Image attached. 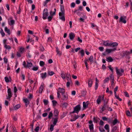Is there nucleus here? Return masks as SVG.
<instances>
[{
	"label": "nucleus",
	"mask_w": 132,
	"mask_h": 132,
	"mask_svg": "<svg viewBox=\"0 0 132 132\" xmlns=\"http://www.w3.org/2000/svg\"><path fill=\"white\" fill-rule=\"evenodd\" d=\"M58 118L56 117L55 118H53V125H55L58 121Z\"/></svg>",
	"instance_id": "nucleus-16"
},
{
	"label": "nucleus",
	"mask_w": 132,
	"mask_h": 132,
	"mask_svg": "<svg viewBox=\"0 0 132 132\" xmlns=\"http://www.w3.org/2000/svg\"><path fill=\"white\" fill-rule=\"evenodd\" d=\"M4 30L5 32L7 33L9 35L10 34V30L7 27H5Z\"/></svg>",
	"instance_id": "nucleus-24"
},
{
	"label": "nucleus",
	"mask_w": 132,
	"mask_h": 132,
	"mask_svg": "<svg viewBox=\"0 0 132 132\" xmlns=\"http://www.w3.org/2000/svg\"><path fill=\"white\" fill-rule=\"evenodd\" d=\"M38 69V67H34L32 68V70L34 71H37Z\"/></svg>",
	"instance_id": "nucleus-57"
},
{
	"label": "nucleus",
	"mask_w": 132,
	"mask_h": 132,
	"mask_svg": "<svg viewBox=\"0 0 132 132\" xmlns=\"http://www.w3.org/2000/svg\"><path fill=\"white\" fill-rule=\"evenodd\" d=\"M89 128L90 130L92 131L93 130V124L89 126Z\"/></svg>",
	"instance_id": "nucleus-40"
},
{
	"label": "nucleus",
	"mask_w": 132,
	"mask_h": 132,
	"mask_svg": "<svg viewBox=\"0 0 132 132\" xmlns=\"http://www.w3.org/2000/svg\"><path fill=\"white\" fill-rule=\"evenodd\" d=\"M69 37L70 39L73 40L75 37L74 34L73 32H71L69 34Z\"/></svg>",
	"instance_id": "nucleus-14"
},
{
	"label": "nucleus",
	"mask_w": 132,
	"mask_h": 132,
	"mask_svg": "<svg viewBox=\"0 0 132 132\" xmlns=\"http://www.w3.org/2000/svg\"><path fill=\"white\" fill-rule=\"evenodd\" d=\"M98 87V82H95V89L96 90L97 89Z\"/></svg>",
	"instance_id": "nucleus-58"
},
{
	"label": "nucleus",
	"mask_w": 132,
	"mask_h": 132,
	"mask_svg": "<svg viewBox=\"0 0 132 132\" xmlns=\"http://www.w3.org/2000/svg\"><path fill=\"white\" fill-rule=\"evenodd\" d=\"M61 10L62 13H64V7L61 5Z\"/></svg>",
	"instance_id": "nucleus-42"
},
{
	"label": "nucleus",
	"mask_w": 132,
	"mask_h": 132,
	"mask_svg": "<svg viewBox=\"0 0 132 132\" xmlns=\"http://www.w3.org/2000/svg\"><path fill=\"white\" fill-rule=\"evenodd\" d=\"M109 107V106L107 104H104L101 110L102 111H103L105 110H108Z\"/></svg>",
	"instance_id": "nucleus-10"
},
{
	"label": "nucleus",
	"mask_w": 132,
	"mask_h": 132,
	"mask_svg": "<svg viewBox=\"0 0 132 132\" xmlns=\"http://www.w3.org/2000/svg\"><path fill=\"white\" fill-rule=\"evenodd\" d=\"M23 101L25 103L26 106L27 107L28 105L30 103L29 101L27 98H24L23 99Z\"/></svg>",
	"instance_id": "nucleus-8"
},
{
	"label": "nucleus",
	"mask_w": 132,
	"mask_h": 132,
	"mask_svg": "<svg viewBox=\"0 0 132 132\" xmlns=\"http://www.w3.org/2000/svg\"><path fill=\"white\" fill-rule=\"evenodd\" d=\"M52 102L53 103V106H55L57 104V102L55 100H53L52 101Z\"/></svg>",
	"instance_id": "nucleus-44"
},
{
	"label": "nucleus",
	"mask_w": 132,
	"mask_h": 132,
	"mask_svg": "<svg viewBox=\"0 0 132 132\" xmlns=\"http://www.w3.org/2000/svg\"><path fill=\"white\" fill-rule=\"evenodd\" d=\"M59 15L60 16V19H61L63 21H65V19L64 15V13L59 12Z\"/></svg>",
	"instance_id": "nucleus-5"
},
{
	"label": "nucleus",
	"mask_w": 132,
	"mask_h": 132,
	"mask_svg": "<svg viewBox=\"0 0 132 132\" xmlns=\"http://www.w3.org/2000/svg\"><path fill=\"white\" fill-rule=\"evenodd\" d=\"M79 117V116L78 115H75L73 116V119H71L70 121H73L76 120Z\"/></svg>",
	"instance_id": "nucleus-17"
},
{
	"label": "nucleus",
	"mask_w": 132,
	"mask_h": 132,
	"mask_svg": "<svg viewBox=\"0 0 132 132\" xmlns=\"http://www.w3.org/2000/svg\"><path fill=\"white\" fill-rule=\"evenodd\" d=\"M104 128L108 132H109V126L108 125H106L104 126Z\"/></svg>",
	"instance_id": "nucleus-28"
},
{
	"label": "nucleus",
	"mask_w": 132,
	"mask_h": 132,
	"mask_svg": "<svg viewBox=\"0 0 132 132\" xmlns=\"http://www.w3.org/2000/svg\"><path fill=\"white\" fill-rule=\"evenodd\" d=\"M109 80V77H108L106 78L104 80V83H105L107 81H108Z\"/></svg>",
	"instance_id": "nucleus-56"
},
{
	"label": "nucleus",
	"mask_w": 132,
	"mask_h": 132,
	"mask_svg": "<svg viewBox=\"0 0 132 132\" xmlns=\"http://www.w3.org/2000/svg\"><path fill=\"white\" fill-rule=\"evenodd\" d=\"M7 93L8 96L7 97V99H10L12 95V93L10 88H9L8 89Z\"/></svg>",
	"instance_id": "nucleus-6"
},
{
	"label": "nucleus",
	"mask_w": 132,
	"mask_h": 132,
	"mask_svg": "<svg viewBox=\"0 0 132 132\" xmlns=\"http://www.w3.org/2000/svg\"><path fill=\"white\" fill-rule=\"evenodd\" d=\"M62 105L63 107L66 108L68 104L67 103L65 102Z\"/></svg>",
	"instance_id": "nucleus-55"
},
{
	"label": "nucleus",
	"mask_w": 132,
	"mask_h": 132,
	"mask_svg": "<svg viewBox=\"0 0 132 132\" xmlns=\"http://www.w3.org/2000/svg\"><path fill=\"white\" fill-rule=\"evenodd\" d=\"M116 48L115 47L113 48L112 49H106L105 50L106 52L108 53H110L112 52L113 51H116Z\"/></svg>",
	"instance_id": "nucleus-7"
},
{
	"label": "nucleus",
	"mask_w": 132,
	"mask_h": 132,
	"mask_svg": "<svg viewBox=\"0 0 132 132\" xmlns=\"http://www.w3.org/2000/svg\"><path fill=\"white\" fill-rule=\"evenodd\" d=\"M50 15L48 16V19L49 21H50L51 20L52 18L53 17V16L54 15L52 14V11H50Z\"/></svg>",
	"instance_id": "nucleus-11"
},
{
	"label": "nucleus",
	"mask_w": 132,
	"mask_h": 132,
	"mask_svg": "<svg viewBox=\"0 0 132 132\" xmlns=\"http://www.w3.org/2000/svg\"><path fill=\"white\" fill-rule=\"evenodd\" d=\"M101 96L99 95L97 99L96 102L98 104H99L101 102Z\"/></svg>",
	"instance_id": "nucleus-22"
},
{
	"label": "nucleus",
	"mask_w": 132,
	"mask_h": 132,
	"mask_svg": "<svg viewBox=\"0 0 132 132\" xmlns=\"http://www.w3.org/2000/svg\"><path fill=\"white\" fill-rule=\"evenodd\" d=\"M39 129V126L37 127L35 129V131L36 132H38Z\"/></svg>",
	"instance_id": "nucleus-59"
},
{
	"label": "nucleus",
	"mask_w": 132,
	"mask_h": 132,
	"mask_svg": "<svg viewBox=\"0 0 132 132\" xmlns=\"http://www.w3.org/2000/svg\"><path fill=\"white\" fill-rule=\"evenodd\" d=\"M110 43H109V41H104L103 42V45L105 46H110Z\"/></svg>",
	"instance_id": "nucleus-12"
},
{
	"label": "nucleus",
	"mask_w": 132,
	"mask_h": 132,
	"mask_svg": "<svg viewBox=\"0 0 132 132\" xmlns=\"http://www.w3.org/2000/svg\"><path fill=\"white\" fill-rule=\"evenodd\" d=\"M20 51L21 53H22L24 52V49L22 47H20Z\"/></svg>",
	"instance_id": "nucleus-33"
},
{
	"label": "nucleus",
	"mask_w": 132,
	"mask_h": 132,
	"mask_svg": "<svg viewBox=\"0 0 132 132\" xmlns=\"http://www.w3.org/2000/svg\"><path fill=\"white\" fill-rule=\"evenodd\" d=\"M32 65V63L31 62H27V67L29 68L31 67Z\"/></svg>",
	"instance_id": "nucleus-31"
},
{
	"label": "nucleus",
	"mask_w": 132,
	"mask_h": 132,
	"mask_svg": "<svg viewBox=\"0 0 132 132\" xmlns=\"http://www.w3.org/2000/svg\"><path fill=\"white\" fill-rule=\"evenodd\" d=\"M56 52H57V53L59 55H61V53L60 51H59V50L58 49L57 47H56Z\"/></svg>",
	"instance_id": "nucleus-32"
},
{
	"label": "nucleus",
	"mask_w": 132,
	"mask_h": 132,
	"mask_svg": "<svg viewBox=\"0 0 132 132\" xmlns=\"http://www.w3.org/2000/svg\"><path fill=\"white\" fill-rule=\"evenodd\" d=\"M44 89V85L43 84H42L39 88V93H41Z\"/></svg>",
	"instance_id": "nucleus-20"
},
{
	"label": "nucleus",
	"mask_w": 132,
	"mask_h": 132,
	"mask_svg": "<svg viewBox=\"0 0 132 132\" xmlns=\"http://www.w3.org/2000/svg\"><path fill=\"white\" fill-rule=\"evenodd\" d=\"M93 121L94 122L97 123L98 122V118L94 117L93 118Z\"/></svg>",
	"instance_id": "nucleus-47"
},
{
	"label": "nucleus",
	"mask_w": 132,
	"mask_h": 132,
	"mask_svg": "<svg viewBox=\"0 0 132 132\" xmlns=\"http://www.w3.org/2000/svg\"><path fill=\"white\" fill-rule=\"evenodd\" d=\"M88 86L89 87H91L93 84L92 80L90 78H89L88 81Z\"/></svg>",
	"instance_id": "nucleus-18"
},
{
	"label": "nucleus",
	"mask_w": 132,
	"mask_h": 132,
	"mask_svg": "<svg viewBox=\"0 0 132 132\" xmlns=\"http://www.w3.org/2000/svg\"><path fill=\"white\" fill-rule=\"evenodd\" d=\"M80 53L81 54V56H83L84 54V50H81L80 52Z\"/></svg>",
	"instance_id": "nucleus-54"
},
{
	"label": "nucleus",
	"mask_w": 132,
	"mask_h": 132,
	"mask_svg": "<svg viewBox=\"0 0 132 132\" xmlns=\"http://www.w3.org/2000/svg\"><path fill=\"white\" fill-rule=\"evenodd\" d=\"M5 81L6 82H9V79L7 77H5Z\"/></svg>",
	"instance_id": "nucleus-64"
},
{
	"label": "nucleus",
	"mask_w": 132,
	"mask_h": 132,
	"mask_svg": "<svg viewBox=\"0 0 132 132\" xmlns=\"http://www.w3.org/2000/svg\"><path fill=\"white\" fill-rule=\"evenodd\" d=\"M118 86H116L114 88V94H116V92L118 90Z\"/></svg>",
	"instance_id": "nucleus-45"
},
{
	"label": "nucleus",
	"mask_w": 132,
	"mask_h": 132,
	"mask_svg": "<svg viewBox=\"0 0 132 132\" xmlns=\"http://www.w3.org/2000/svg\"><path fill=\"white\" fill-rule=\"evenodd\" d=\"M66 77L68 81L69 82H71V81H72L71 76L70 74H68L67 73L66 74Z\"/></svg>",
	"instance_id": "nucleus-15"
},
{
	"label": "nucleus",
	"mask_w": 132,
	"mask_h": 132,
	"mask_svg": "<svg viewBox=\"0 0 132 132\" xmlns=\"http://www.w3.org/2000/svg\"><path fill=\"white\" fill-rule=\"evenodd\" d=\"M43 102L45 105H47L48 104V101L47 100L44 99L43 100Z\"/></svg>",
	"instance_id": "nucleus-34"
},
{
	"label": "nucleus",
	"mask_w": 132,
	"mask_h": 132,
	"mask_svg": "<svg viewBox=\"0 0 132 132\" xmlns=\"http://www.w3.org/2000/svg\"><path fill=\"white\" fill-rule=\"evenodd\" d=\"M33 97L32 95L31 94H29V96L28 97V98L29 99V100H31L32 98Z\"/></svg>",
	"instance_id": "nucleus-52"
},
{
	"label": "nucleus",
	"mask_w": 132,
	"mask_h": 132,
	"mask_svg": "<svg viewBox=\"0 0 132 132\" xmlns=\"http://www.w3.org/2000/svg\"><path fill=\"white\" fill-rule=\"evenodd\" d=\"M110 69L111 71L113 73V68L111 67V65H109L108 67Z\"/></svg>",
	"instance_id": "nucleus-60"
},
{
	"label": "nucleus",
	"mask_w": 132,
	"mask_h": 132,
	"mask_svg": "<svg viewBox=\"0 0 132 132\" xmlns=\"http://www.w3.org/2000/svg\"><path fill=\"white\" fill-rule=\"evenodd\" d=\"M48 75L50 76H52L54 74V72L53 71H48Z\"/></svg>",
	"instance_id": "nucleus-36"
},
{
	"label": "nucleus",
	"mask_w": 132,
	"mask_h": 132,
	"mask_svg": "<svg viewBox=\"0 0 132 132\" xmlns=\"http://www.w3.org/2000/svg\"><path fill=\"white\" fill-rule=\"evenodd\" d=\"M54 126L55 125H51L50 129L51 131H52L53 130V128Z\"/></svg>",
	"instance_id": "nucleus-51"
},
{
	"label": "nucleus",
	"mask_w": 132,
	"mask_h": 132,
	"mask_svg": "<svg viewBox=\"0 0 132 132\" xmlns=\"http://www.w3.org/2000/svg\"><path fill=\"white\" fill-rule=\"evenodd\" d=\"M104 48L103 47H99V49L101 51H103Z\"/></svg>",
	"instance_id": "nucleus-62"
},
{
	"label": "nucleus",
	"mask_w": 132,
	"mask_h": 132,
	"mask_svg": "<svg viewBox=\"0 0 132 132\" xmlns=\"http://www.w3.org/2000/svg\"><path fill=\"white\" fill-rule=\"evenodd\" d=\"M61 76L62 78L63 79H65V74L64 72H62L60 75Z\"/></svg>",
	"instance_id": "nucleus-25"
},
{
	"label": "nucleus",
	"mask_w": 132,
	"mask_h": 132,
	"mask_svg": "<svg viewBox=\"0 0 132 132\" xmlns=\"http://www.w3.org/2000/svg\"><path fill=\"white\" fill-rule=\"evenodd\" d=\"M72 81L69 82L68 81L67 82L66 86L67 87H69L70 85V84L72 83Z\"/></svg>",
	"instance_id": "nucleus-49"
},
{
	"label": "nucleus",
	"mask_w": 132,
	"mask_h": 132,
	"mask_svg": "<svg viewBox=\"0 0 132 132\" xmlns=\"http://www.w3.org/2000/svg\"><path fill=\"white\" fill-rule=\"evenodd\" d=\"M126 17L125 16H121L120 18L119 22H123L124 23H126V21L125 20Z\"/></svg>",
	"instance_id": "nucleus-4"
},
{
	"label": "nucleus",
	"mask_w": 132,
	"mask_h": 132,
	"mask_svg": "<svg viewBox=\"0 0 132 132\" xmlns=\"http://www.w3.org/2000/svg\"><path fill=\"white\" fill-rule=\"evenodd\" d=\"M117 122H118V120L116 119H115L113 121V125H116L117 123Z\"/></svg>",
	"instance_id": "nucleus-50"
},
{
	"label": "nucleus",
	"mask_w": 132,
	"mask_h": 132,
	"mask_svg": "<svg viewBox=\"0 0 132 132\" xmlns=\"http://www.w3.org/2000/svg\"><path fill=\"white\" fill-rule=\"evenodd\" d=\"M3 59L4 63H7L8 61L7 59L5 57H4V58Z\"/></svg>",
	"instance_id": "nucleus-61"
},
{
	"label": "nucleus",
	"mask_w": 132,
	"mask_h": 132,
	"mask_svg": "<svg viewBox=\"0 0 132 132\" xmlns=\"http://www.w3.org/2000/svg\"><path fill=\"white\" fill-rule=\"evenodd\" d=\"M106 60L108 62H112L113 61V59L111 57H109L106 58Z\"/></svg>",
	"instance_id": "nucleus-26"
},
{
	"label": "nucleus",
	"mask_w": 132,
	"mask_h": 132,
	"mask_svg": "<svg viewBox=\"0 0 132 132\" xmlns=\"http://www.w3.org/2000/svg\"><path fill=\"white\" fill-rule=\"evenodd\" d=\"M48 15L47 10L46 9H44L43 13V18L44 20L46 19L47 17L48 16Z\"/></svg>",
	"instance_id": "nucleus-3"
},
{
	"label": "nucleus",
	"mask_w": 132,
	"mask_h": 132,
	"mask_svg": "<svg viewBox=\"0 0 132 132\" xmlns=\"http://www.w3.org/2000/svg\"><path fill=\"white\" fill-rule=\"evenodd\" d=\"M53 116V113L52 112H50L49 113L48 115V118L49 119H51V117L52 116Z\"/></svg>",
	"instance_id": "nucleus-43"
},
{
	"label": "nucleus",
	"mask_w": 132,
	"mask_h": 132,
	"mask_svg": "<svg viewBox=\"0 0 132 132\" xmlns=\"http://www.w3.org/2000/svg\"><path fill=\"white\" fill-rule=\"evenodd\" d=\"M87 61L88 60L87 59H85L84 61V62L86 65V68L87 70H88V63H87Z\"/></svg>",
	"instance_id": "nucleus-30"
},
{
	"label": "nucleus",
	"mask_w": 132,
	"mask_h": 132,
	"mask_svg": "<svg viewBox=\"0 0 132 132\" xmlns=\"http://www.w3.org/2000/svg\"><path fill=\"white\" fill-rule=\"evenodd\" d=\"M40 77L42 79H44L47 77V74L46 72L40 74Z\"/></svg>",
	"instance_id": "nucleus-9"
},
{
	"label": "nucleus",
	"mask_w": 132,
	"mask_h": 132,
	"mask_svg": "<svg viewBox=\"0 0 132 132\" xmlns=\"http://www.w3.org/2000/svg\"><path fill=\"white\" fill-rule=\"evenodd\" d=\"M89 103L88 101L87 102H83V106L84 108H86L88 106Z\"/></svg>",
	"instance_id": "nucleus-21"
},
{
	"label": "nucleus",
	"mask_w": 132,
	"mask_h": 132,
	"mask_svg": "<svg viewBox=\"0 0 132 132\" xmlns=\"http://www.w3.org/2000/svg\"><path fill=\"white\" fill-rule=\"evenodd\" d=\"M39 64L40 66L42 67L44 65V63L43 61H40V62Z\"/></svg>",
	"instance_id": "nucleus-48"
},
{
	"label": "nucleus",
	"mask_w": 132,
	"mask_h": 132,
	"mask_svg": "<svg viewBox=\"0 0 132 132\" xmlns=\"http://www.w3.org/2000/svg\"><path fill=\"white\" fill-rule=\"evenodd\" d=\"M93 57L92 56H91L89 59V60L90 61L91 64H92L93 62Z\"/></svg>",
	"instance_id": "nucleus-37"
},
{
	"label": "nucleus",
	"mask_w": 132,
	"mask_h": 132,
	"mask_svg": "<svg viewBox=\"0 0 132 132\" xmlns=\"http://www.w3.org/2000/svg\"><path fill=\"white\" fill-rule=\"evenodd\" d=\"M81 109L80 105H76L74 108V110L72 112V113H78Z\"/></svg>",
	"instance_id": "nucleus-1"
},
{
	"label": "nucleus",
	"mask_w": 132,
	"mask_h": 132,
	"mask_svg": "<svg viewBox=\"0 0 132 132\" xmlns=\"http://www.w3.org/2000/svg\"><path fill=\"white\" fill-rule=\"evenodd\" d=\"M126 114L127 116H130V113L129 110H127L126 111Z\"/></svg>",
	"instance_id": "nucleus-46"
},
{
	"label": "nucleus",
	"mask_w": 132,
	"mask_h": 132,
	"mask_svg": "<svg viewBox=\"0 0 132 132\" xmlns=\"http://www.w3.org/2000/svg\"><path fill=\"white\" fill-rule=\"evenodd\" d=\"M0 32L2 37H4L5 35V34L4 32L3 29L2 28L0 30Z\"/></svg>",
	"instance_id": "nucleus-29"
},
{
	"label": "nucleus",
	"mask_w": 132,
	"mask_h": 132,
	"mask_svg": "<svg viewBox=\"0 0 132 132\" xmlns=\"http://www.w3.org/2000/svg\"><path fill=\"white\" fill-rule=\"evenodd\" d=\"M115 69L117 75H119V76H122V73L124 72L123 70L122 69H121L120 70L117 67H116Z\"/></svg>",
	"instance_id": "nucleus-2"
},
{
	"label": "nucleus",
	"mask_w": 132,
	"mask_h": 132,
	"mask_svg": "<svg viewBox=\"0 0 132 132\" xmlns=\"http://www.w3.org/2000/svg\"><path fill=\"white\" fill-rule=\"evenodd\" d=\"M54 114L55 116L57 115L58 113V111L57 110H55L54 111Z\"/></svg>",
	"instance_id": "nucleus-53"
},
{
	"label": "nucleus",
	"mask_w": 132,
	"mask_h": 132,
	"mask_svg": "<svg viewBox=\"0 0 132 132\" xmlns=\"http://www.w3.org/2000/svg\"><path fill=\"white\" fill-rule=\"evenodd\" d=\"M110 46L113 47V48L116 47L117 48V46L118 45V44L116 42H113V43H110Z\"/></svg>",
	"instance_id": "nucleus-13"
},
{
	"label": "nucleus",
	"mask_w": 132,
	"mask_h": 132,
	"mask_svg": "<svg viewBox=\"0 0 132 132\" xmlns=\"http://www.w3.org/2000/svg\"><path fill=\"white\" fill-rule=\"evenodd\" d=\"M110 77L111 81L112 80H114V77L112 74H111L110 75Z\"/></svg>",
	"instance_id": "nucleus-39"
},
{
	"label": "nucleus",
	"mask_w": 132,
	"mask_h": 132,
	"mask_svg": "<svg viewBox=\"0 0 132 132\" xmlns=\"http://www.w3.org/2000/svg\"><path fill=\"white\" fill-rule=\"evenodd\" d=\"M99 130L101 132H104L105 130L104 128L101 127H99Z\"/></svg>",
	"instance_id": "nucleus-41"
},
{
	"label": "nucleus",
	"mask_w": 132,
	"mask_h": 132,
	"mask_svg": "<svg viewBox=\"0 0 132 132\" xmlns=\"http://www.w3.org/2000/svg\"><path fill=\"white\" fill-rule=\"evenodd\" d=\"M20 107V105L19 104L16 105L14 108L15 110H17L19 109Z\"/></svg>",
	"instance_id": "nucleus-38"
},
{
	"label": "nucleus",
	"mask_w": 132,
	"mask_h": 132,
	"mask_svg": "<svg viewBox=\"0 0 132 132\" xmlns=\"http://www.w3.org/2000/svg\"><path fill=\"white\" fill-rule=\"evenodd\" d=\"M4 47L6 49H8V50H10L11 48V47L10 46L6 44H5Z\"/></svg>",
	"instance_id": "nucleus-35"
},
{
	"label": "nucleus",
	"mask_w": 132,
	"mask_h": 132,
	"mask_svg": "<svg viewBox=\"0 0 132 132\" xmlns=\"http://www.w3.org/2000/svg\"><path fill=\"white\" fill-rule=\"evenodd\" d=\"M62 94V99L63 100H67L68 99V96L67 95Z\"/></svg>",
	"instance_id": "nucleus-27"
},
{
	"label": "nucleus",
	"mask_w": 132,
	"mask_h": 132,
	"mask_svg": "<svg viewBox=\"0 0 132 132\" xmlns=\"http://www.w3.org/2000/svg\"><path fill=\"white\" fill-rule=\"evenodd\" d=\"M15 23V21L13 20H11L10 21V22L9 23V25L11 26H13L14 25Z\"/></svg>",
	"instance_id": "nucleus-23"
},
{
	"label": "nucleus",
	"mask_w": 132,
	"mask_h": 132,
	"mask_svg": "<svg viewBox=\"0 0 132 132\" xmlns=\"http://www.w3.org/2000/svg\"><path fill=\"white\" fill-rule=\"evenodd\" d=\"M40 49L41 51H43L44 50V48L43 46H41L40 47Z\"/></svg>",
	"instance_id": "nucleus-63"
},
{
	"label": "nucleus",
	"mask_w": 132,
	"mask_h": 132,
	"mask_svg": "<svg viewBox=\"0 0 132 132\" xmlns=\"http://www.w3.org/2000/svg\"><path fill=\"white\" fill-rule=\"evenodd\" d=\"M58 92H59V93H62V94H64L65 92L64 89L60 88H59Z\"/></svg>",
	"instance_id": "nucleus-19"
}]
</instances>
